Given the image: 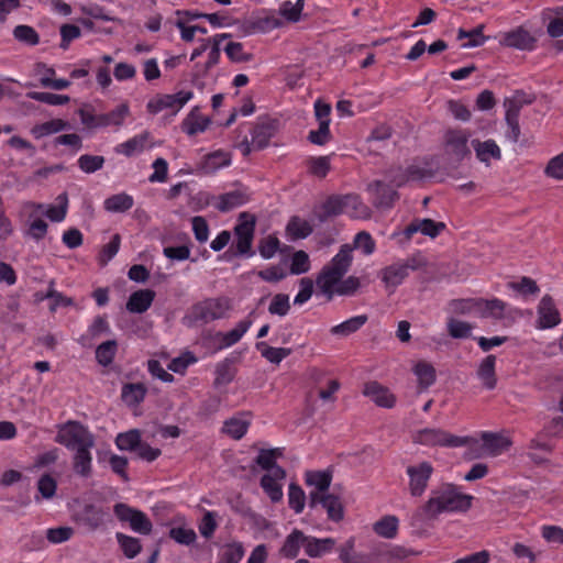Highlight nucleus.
<instances>
[{
    "instance_id": "1",
    "label": "nucleus",
    "mask_w": 563,
    "mask_h": 563,
    "mask_svg": "<svg viewBox=\"0 0 563 563\" xmlns=\"http://www.w3.org/2000/svg\"><path fill=\"white\" fill-rule=\"evenodd\" d=\"M376 243L366 231L358 232L353 244H343L331 261L322 267L316 278L317 288L329 299L334 296H351L360 288V278H344L353 263V251L357 250L368 256L375 252Z\"/></svg>"
},
{
    "instance_id": "2",
    "label": "nucleus",
    "mask_w": 563,
    "mask_h": 563,
    "mask_svg": "<svg viewBox=\"0 0 563 563\" xmlns=\"http://www.w3.org/2000/svg\"><path fill=\"white\" fill-rule=\"evenodd\" d=\"M457 508V490L452 484H444L431 493L427 504L415 514L417 520L432 519L438 515Z\"/></svg>"
},
{
    "instance_id": "3",
    "label": "nucleus",
    "mask_w": 563,
    "mask_h": 563,
    "mask_svg": "<svg viewBox=\"0 0 563 563\" xmlns=\"http://www.w3.org/2000/svg\"><path fill=\"white\" fill-rule=\"evenodd\" d=\"M194 91L181 89L174 93H155L146 103V111L152 115L175 117L191 99Z\"/></svg>"
},
{
    "instance_id": "4",
    "label": "nucleus",
    "mask_w": 563,
    "mask_h": 563,
    "mask_svg": "<svg viewBox=\"0 0 563 563\" xmlns=\"http://www.w3.org/2000/svg\"><path fill=\"white\" fill-rule=\"evenodd\" d=\"M324 212L328 216L347 214L354 219H368L369 208L363 203L357 195H344L331 197L324 203Z\"/></svg>"
},
{
    "instance_id": "5",
    "label": "nucleus",
    "mask_w": 563,
    "mask_h": 563,
    "mask_svg": "<svg viewBox=\"0 0 563 563\" xmlns=\"http://www.w3.org/2000/svg\"><path fill=\"white\" fill-rule=\"evenodd\" d=\"M56 441L71 451L95 445L93 435L84 426L73 421L59 428Z\"/></svg>"
},
{
    "instance_id": "6",
    "label": "nucleus",
    "mask_w": 563,
    "mask_h": 563,
    "mask_svg": "<svg viewBox=\"0 0 563 563\" xmlns=\"http://www.w3.org/2000/svg\"><path fill=\"white\" fill-rule=\"evenodd\" d=\"M255 231V218L249 213H242L239 217L238 223L234 228V249L235 253L241 256H252V244Z\"/></svg>"
},
{
    "instance_id": "7",
    "label": "nucleus",
    "mask_w": 563,
    "mask_h": 563,
    "mask_svg": "<svg viewBox=\"0 0 563 563\" xmlns=\"http://www.w3.org/2000/svg\"><path fill=\"white\" fill-rule=\"evenodd\" d=\"M228 301L221 298H210L196 303L191 311L190 318L194 321L210 322L225 316L228 310Z\"/></svg>"
},
{
    "instance_id": "8",
    "label": "nucleus",
    "mask_w": 563,
    "mask_h": 563,
    "mask_svg": "<svg viewBox=\"0 0 563 563\" xmlns=\"http://www.w3.org/2000/svg\"><path fill=\"white\" fill-rule=\"evenodd\" d=\"M432 173L431 166L426 161H415L406 168H399L391 173V183L396 187L421 181Z\"/></svg>"
},
{
    "instance_id": "9",
    "label": "nucleus",
    "mask_w": 563,
    "mask_h": 563,
    "mask_svg": "<svg viewBox=\"0 0 563 563\" xmlns=\"http://www.w3.org/2000/svg\"><path fill=\"white\" fill-rule=\"evenodd\" d=\"M409 477V493L413 497H420L424 494L429 479L433 473V467L429 462H419L409 465L406 470Z\"/></svg>"
},
{
    "instance_id": "10",
    "label": "nucleus",
    "mask_w": 563,
    "mask_h": 563,
    "mask_svg": "<svg viewBox=\"0 0 563 563\" xmlns=\"http://www.w3.org/2000/svg\"><path fill=\"white\" fill-rule=\"evenodd\" d=\"M561 321V313L554 299L550 295H544L537 306L536 328L539 330L552 329Z\"/></svg>"
},
{
    "instance_id": "11",
    "label": "nucleus",
    "mask_w": 563,
    "mask_h": 563,
    "mask_svg": "<svg viewBox=\"0 0 563 563\" xmlns=\"http://www.w3.org/2000/svg\"><path fill=\"white\" fill-rule=\"evenodd\" d=\"M114 514L120 520L128 521L132 530L137 533L148 534L152 530V523L143 512L124 504L115 505Z\"/></svg>"
},
{
    "instance_id": "12",
    "label": "nucleus",
    "mask_w": 563,
    "mask_h": 563,
    "mask_svg": "<svg viewBox=\"0 0 563 563\" xmlns=\"http://www.w3.org/2000/svg\"><path fill=\"white\" fill-rule=\"evenodd\" d=\"M286 472L282 467H275L269 473H265L261 478V487L273 503L283 499V485Z\"/></svg>"
},
{
    "instance_id": "13",
    "label": "nucleus",
    "mask_w": 563,
    "mask_h": 563,
    "mask_svg": "<svg viewBox=\"0 0 563 563\" xmlns=\"http://www.w3.org/2000/svg\"><path fill=\"white\" fill-rule=\"evenodd\" d=\"M43 217L52 222H63L68 212V196L63 192L58 195L53 203H32Z\"/></svg>"
},
{
    "instance_id": "14",
    "label": "nucleus",
    "mask_w": 563,
    "mask_h": 563,
    "mask_svg": "<svg viewBox=\"0 0 563 563\" xmlns=\"http://www.w3.org/2000/svg\"><path fill=\"white\" fill-rule=\"evenodd\" d=\"M231 37V34L229 33H221L217 34L213 37L210 38V45L208 51V57L207 62L203 66L200 64L195 65L194 70V79H198L199 77H202L207 71L216 66L219 63L220 54H221V43Z\"/></svg>"
},
{
    "instance_id": "15",
    "label": "nucleus",
    "mask_w": 563,
    "mask_h": 563,
    "mask_svg": "<svg viewBox=\"0 0 563 563\" xmlns=\"http://www.w3.org/2000/svg\"><path fill=\"white\" fill-rule=\"evenodd\" d=\"M413 442L422 445L455 446L456 439L453 435L438 429H422L413 434Z\"/></svg>"
},
{
    "instance_id": "16",
    "label": "nucleus",
    "mask_w": 563,
    "mask_h": 563,
    "mask_svg": "<svg viewBox=\"0 0 563 563\" xmlns=\"http://www.w3.org/2000/svg\"><path fill=\"white\" fill-rule=\"evenodd\" d=\"M363 394L374 404L383 408H393L396 404L395 395L388 387L378 382H368L364 385Z\"/></svg>"
},
{
    "instance_id": "17",
    "label": "nucleus",
    "mask_w": 563,
    "mask_h": 563,
    "mask_svg": "<svg viewBox=\"0 0 563 563\" xmlns=\"http://www.w3.org/2000/svg\"><path fill=\"white\" fill-rule=\"evenodd\" d=\"M481 440L485 455L498 456L508 451L512 444L509 437L497 432H482Z\"/></svg>"
},
{
    "instance_id": "18",
    "label": "nucleus",
    "mask_w": 563,
    "mask_h": 563,
    "mask_svg": "<svg viewBox=\"0 0 563 563\" xmlns=\"http://www.w3.org/2000/svg\"><path fill=\"white\" fill-rule=\"evenodd\" d=\"M252 423V415L250 412H239L223 422L222 432L234 439H242Z\"/></svg>"
},
{
    "instance_id": "19",
    "label": "nucleus",
    "mask_w": 563,
    "mask_h": 563,
    "mask_svg": "<svg viewBox=\"0 0 563 563\" xmlns=\"http://www.w3.org/2000/svg\"><path fill=\"white\" fill-rule=\"evenodd\" d=\"M25 235L34 241L45 238L48 225L42 213L33 205H29Z\"/></svg>"
},
{
    "instance_id": "20",
    "label": "nucleus",
    "mask_w": 563,
    "mask_h": 563,
    "mask_svg": "<svg viewBox=\"0 0 563 563\" xmlns=\"http://www.w3.org/2000/svg\"><path fill=\"white\" fill-rule=\"evenodd\" d=\"M445 229L443 222H437L431 219H416L406 229L405 234L411 238L415 233H421L431 239L437 238Z\"/></svg>"
},
{
    "instance_id": "21",
    "label": "nucleus",
    "mask_w": 563,
    "mask_h": 563,
    "mask_svg": "<svg viewBox=\"0 0 563 563\" xmlns=\"http://www.w3.org/2000/svg\"><path fill=\"white\" fill-rule=\"evenodd\" d=\"M232 163L231 153L224 150H217L203 156L199 164V169L206 174H213L221 168L230 166Z\"/></svg>"
},
{
    "instance_id": "22",
    "label": "nucleus",
    "mask_w": 563,
    "mask_h": 563,
    "mask_svg": "<svg viewBox=\"0 0 563 563\" xmlns=\"http://www.w3.org/2000/svg\"><path fill=\"white\" fill-rule=\"evenodd\" d=\"M471 144L477 159L487 166L490 165L492 161H499L501 158L500 147L494 140H473Z\"/></svg>"
},
{
    "instance_id": "23",
    "label": "nucleus",
    "mask_w": 563,
    "mask_h": 563,
    "mask_svg": "<svg viewBox=\"0 0 563 563\" xmlns=\"http://www.w3.org/2000/svg\"><path fill=\"white\" fill-rule=\"evenodd\" d=\"M210 118L203 115L198 107H194L183 121V131L194 136L203 133L210 125Z\"/></svg>"
},
{
    "instance_id": "24",
    "label": "nucleus",
    "mask_w": 563,
    "mask_h": 563,
    "mask_svg": "<svg viewBox=\"0 0 563 563\" xmlns=\"http://www.w3.org/2000/svg\"><path fill=\"white\" fill-rule=\"evenodd\" d=\"M331 479L330 473L325 471H309L306 473V484L312 488L309 493L310 503L312 501V495H318L320 498L328 494Z\"/></svg>"
},
{
    "instance_id": "25",
    "label": "nucleus",
    "mask_w": 563,
    "mask_h": 563,
    "mask_svg": "<svg viewBox=\"0 0 563 563\" xmlns=\"http://www.w3.org/2000/svg\"><path fill=\"white\" fill-rule=\"evenodd\" d=\"M389 181H391V175L389 176ZM395 188L396 186L393 183L387 185L382 181H375L368 186V191L374 196V201L377 206L389 207L398 197Z\"/></svg>"
},
{
    "instance_id": "26",
    "label": "nucleus",
    "mask_w": 563,
    "mask_h": 563,
    "mask_svg": "<svg viewBox=\"0 0 563 563\" xmlns=\"http://www.w3.org/2000/svg\"><path fill=\"white\" fill-rule=\"evenodd\" d=\"M534 42V37L522 27L506 33L500 40L501 45L518 49H532Z\"/></svg>"
},
{
    "instance_id": "27",
    "label": "nucleus",
    "mask_w": 563,
    "mask_h": 563,
    "mask_svg": "<svg viewBox=\"0 0 563 563\" xmlns=\"http://www.w3.org/2000/svg\"><path fill=\"white\" fill-rule=\"evenodd\" d=\"M311 506L322 505V507L327 510L328 518L333 521L342 520L344 516V509L341 499L332 494H325L322 497H318V495H312Z\"/></svg>"
},
{
    "instance_id": "28",
    "label": "nucleus",
    "mask_w": 563,
    "mask_h": 563,
    "mask_svg": "<svg viewBox=\"0 0 563 563\" xmlns=\"http://www.w3.org/2000/svg\"><path fill=\"white\" fill-rule=\"evenodd\" d=\"M252 325L251 320L240 321L232 330L219 332L214 335L218 349H227L235 344L249 331Z\"/></svg>"
},
{
    "instance_id": "29",
    "label": "nucleus",
    "mask_w": 563,
    "mask_h": 563,
    "mask_svg": "<svg viewBox=\"0 0 563 563\" xmlns=\"http://www.w3.org/2000/svg\"><path fill=\"white\" fill-rule=\"evenodd\" d=\"M150 134L141 133L118 144L114 147L115 153L131 157L143 153L148 147Z\"/></svg>"
},
{
    "instance_id": "30",
    "label": "nucleus",
    "mask_w": 563,
    "mask_h": 563,
    "mask_svg": "<svg viewBox=\"0 0 563 563\" xmlns=\"http://www.w3.org/2000/svg\"><path fill=\"white\" fill-rule=\"evenodd\" d=\"M169 537L175 542L183 545H190L197 539L195 530L188 523H186L184 518L180 517L176 518L172 522V527L169 529Z\"/></svg>"
},
{
    "instance_id": "31",
    "label": "nucleus",
    "mask_w": 563,
    "mask_h": 563,
    "mask_svg": "<svg viewBox=\"0 0 563 563\" xmlns=\"http://www.w3.org/2000/svg\"><path fill=\"white\" fill-rule=\"evenodd\" d=\"M247 200L249 195L244 189H235L220 195L213 205L218 210L224 212L243 206Z\"/></svg>"
},
{
    "instance_id": "32",
    "label": "nucleus",
    "mask_w": 563,
    "mask_h": 563,
    "mask_svg": "<svg viewBox=\"0 0 563 563\" xmlns=\"http://www.w3.org/2000/svg\"><path fill=\"white\" fill-rule=\"evenodd\" d=\"M335 545V540L332 538H316L307 536L305 553L310 558H321L331 553Z\"/></svg>"
},
{
    "instance_id": "33",
    "label": "nucleus",
    "mask_w": 563,
    "mask_h": 563,
    "mask_svg": "<svg viewBox=\"0 0 563 563\" xmlns=\"http://www.w3.org/2000/svg\"><path fill=\"white\" fill-rule=\"evenodd\" d=\"M155 294L150 289H141L133 292L126 303V309L131 312L142 313L146 311L154 300Z\"/></svg>"
},
{
    "instance_id": "34",
    "label": "nucleus",
    "mask_w": 563,
    "mask_h": 563,
    "mask_svg": "<svg viewBox=\"0 0 563 563\" xmlns=\"http://www.w3.org/2000/svg\"><path fill=\"white\" fill-rule=\"evenodd\" d=\"M496 357L494 355H487L479 364L477 369L478 378L486 389H494L497 384V377L495 373Z\"/></svg>"
},
{
    "instance_id": "35",
    "label": "nucleus",
    "mask_w": 563,
    "mask_h": 563,
    "mask_svg": "<svg viewBox=\"0 0 563 563\" xmlns=\"http://www.w3.org/2000/svg\"><path fill=\"white\" fill-rule=\"evenodd\" d=\"M399 530V519L394 515H386L373 525V531L380 538L394 539Z\"/></svg>"
},
{
    "instance_id": "36",
    "label": "nucleus",
    "mask_w": 563,
    "mask_h": 563,
    "mask_svg": "<svg viewBox=\"0 0 563 563\" xmlns=\"http://www.w3.org/2000/svg\"><path fill=\"white\" fill-rule=\"evenodd\" d=\"M367 321L366 316L352 317L330 329V333L338 338H346L360 330Z\"/></svg>"
},
{
    "instance_id": "37",
    "label": "nucleus",
    "mask_w": 563,
    "mask_h": 563,
    "mask_svg": "<svg viewBox=\"0 0 563 563\" xmlns=\"http://www.w3.org/2000/svg\"><path fill=\"white\" fill-rule=\"evenodd\" d=\"M306 538L307 536L300 530H294L289 536H287L280 549V553L285 558H296L299 554L300 548L302 547L305 549Z\"/></svg>"
},
{
    "instance_id": "38",
    "label": "nucleus",
    "mask_w": 563,
    "mask_h": 563,
    "mask_svg": "<svg viewBox=\"0 0 563 563\" xmlns=\"http://www.w3.org/2000/svg\"><path fill=\"white\" fill-rule=\"evenodd\" d=\"M67 125L68 123L62 119H52L49 121L35 124L31 129V134L34 139L40 140L65 130Z\"/></svg>"
},
{
    "instance_id": "39",
    "label": "nucleus",
    "mask_w": 563,
    "mask_h": 563,
    "mask_svg": "<svg viewBox=\"0 0 563 563\" xmlns=\"http://www.w3.org/2000/svg\"><path fill=\"white\" fill-rule=\"evenodd\" d=\"M412 372L421 389H427L435 380V369L430 363L426 361L417 362L412 367Z\"/></svg>"
},
{
    "instance_id": "40",
    "label": "nucleus",
    "mask_w": 563,
    "mask_h": 563,
    "mask_svg": "<svg viewBox=\"0 0 563 563\" xmlns=\"http://www.w3.org/2000/svg\"><path fill=\"white\" fill-rule=\"evenodd\" d=\"M91 448H82L77 451H74V471L76 474L88 477L91 475L92 471V456L90 453Z\"/></svg>"
},
{
    "instance_id": "41",
    "label": "nucleus",
    "mask_w": 563,
    "mask_h": 563,
    "mask_svg": "<svg viewBox=\"0 0 563 563\" xmlns=\"http://www.w3.org/2000/svg\"><path fill=\"white\" fill-rule=\"evenodd\" d=\"M284 25L283 19L278 15L277 11H264L254 21V26L257 31L266 33Z\"/></svg>"
},
{
    "instance_id": "42",
    "label": "nucleus",
    "mask_w": 563,
    "mask_h": 563,
    "mask_svg": "<svg viewBox=\"0 0 563 563\" xmlns=\"http://www.w3.org/2000/svg\"><path fill=\"white\" fill-rule=\"evenodd\" d=\"M244 556V548L240 542H229L219 549L217 563H239Z\"/></svg>"
},
{
    "instance_id": "43",
    "label": "nucleus",
    "mask_w": 563,
    "mask_h": 563,
    "mask_svg": "<svg viewBox=\"0 0 563 563\" xmlns=\"http://www.w3.org/2000/svg\"><path fill=\"white\" fill-rule=\"evenodd\" d=\"M133 205V197L125 192L112 195L103 201V207L109 212H125L130 210Z\"/></svg>"
},
{
    "instance_id": "44",
    "label": "nucleus",
    "mask_w": 563,
    "mask_h": 563,
    "mask_svg": "<svg viewBox=\"0 0 563 563\" xmlns=\"http://www.w3.org/2000/svg\"><path fill=\"white\" fill-rule=\"evenodd\" d=\"M482 310L479 317L482 318H493V319H504L506 317L508 305L498 299L493 298L490 300L483 299Z\"/></svg>"
},
{
    "instance_id": "45",
    "label": "nucleus",
    "mask_w": 563,
    "mask_h": 563,
    "mask_svg": "<svg viewBox=\"0 0 563 563\" xmlns=\"http://www.w3.org/2000/svg\"><path fill=\"white\" fill-rule=\"evenodd\" d=\"M484 25L479 24L472 30L460 29V48H471L485 43Z\"/></svg>"
},
{
    "instance_id": "46",
    "label": "nucleus",
    "mask_w": 563,
    "mask_h": 563,
    "mask_svg": "<svg viewBox=\"0 0 563 563\" xmlns=\"http://www.w3.org/2000/svg\"><path fill=\"white\" fill-rule=\"evenodd\" d=\"M409 267L405 264H394L383 271V282L390 287H397L408 276Z\"/></svg>"
},
{
    "instance_id": "47",
    "label": "nucleus",
    "mask_w": 563,
    "mask_h": 563,
    "mask_svg": "<svg viewBox=\"0 0 563 563\" xmlns=\"http://www.w3.org/2000/svg\"><path fill=\"white\" fill-rule=\"evenodd\" d=\"M256 349L261 352V355L272 364L278 365L284 358L291 354L289 347H273L265 342L256 343Z\"/></svg>"
},
{
    "instance_id": "48",
    "label": "nucleus",
    "mask_w": 563,
    "mask_h": 563,
    "mask_svg": "<svg viewBox=\"0 0 563 563\" xmlns=\"http://www.w3.org/2000/svg\"><path fill=\"white\" fill-rule=\"evenodd\" d=\"M460 448H464L463 457L472 461L485 456L482 440L472 437H460Z\"/></svg>"
},
{
    "instance_id": "49",
    "label": "nucleus",
    "mask_w": 563,
    "mask_h": 563,
    "mask_svg": "<svg viewBox=\"0 0 563 563\" xmlns=\"http://www.w3.org/2000/svg\"><path fill=\"white\" fill-rule=\"evenodd\" d=\"M303 7V0H297L296 2L285 1L279 5L277 12L284 22L286 21L295 23L300 20Z\"/></svg>"
},
{
    "instance_id": "50",
    "label": "nucleus",
    "mask_w": 563,
    "mask_h": 563,
    "mask_svg": "<svg viewBox=\"0 0 563 563\" xmlns=\"http://www.w3.org/2000/svg\"><path fill=\"white\" fill-rule=\"evenodd\" d=\"M146 388L143 384H126L122 387L121 397L128 406H136L143 401Z\"/></svg>"
},
{
    "instance_id": "51",
    "label": "nucleus",
    "mask_w": 563,
    "mask_h": 563,
    "mask_svg": "<svg viewBox=\"0 0 563 563\" xmlns=\"http://www.w3.org/2000/svg\"><path fill=\"white\" fill-rule=\"evenodd\" d=\"M312 232V225L305 219L295 217L292 218L287 227L286 233L289 239H305Z\"/></svg>"
},
{
    "instance_id": "52",
    "label": "nucleus",
    "mask_w": 563,
    "mask_h": 563,
    "mask_svg": "<svg viewBox=\"0 0 563 563\" xmlns=\"http://www.w3.org/2000/svg\"><path fill=\"white\" fill-rule=\"evenodd\" d=\"M130 115V106L126 101L121 102L110 112L104 113L106 125L120 128L124 124L125 120Z\"/></svg>"
},
{
    "instance_id": "53",
    "label": "nucleus",
    "mask_w": 563,
    "mask_h": 563,
    "mask_svg": "<svg viewBox=\"0 0 563 563\" xmlns=\"http://www.w3.org/2000/svg\"><path fill=\"white\" fill-rule=\"evenodd\" d=\"M57 490V482L49 474L42 475L37 481V495H35V500L40 501V499H52Z\"/></svg>"
},
{
    "instance_id": "54",
    "label": "nucleus",
    "mask_w": 563,
    "mask_h": 563,
    "mask_svg": "<svg viewBox=\"0 0 563 563\" xmlns=\"http://www.w3.org/2000/svg\"><path fill=\"white\" fill-rule=\"evenodd\" d=\"M283 455V450L280 448L275 449H262L258 452V455L256 457V463L266 471V473H269L271 470L278 467L276 465V461L278 457Z\"/></svg>"
},
{
    "instance_id": "55",
    "label": "nucleus",
    "mask_w": 563,
    "mask_h": 563,
    "mask_svg": "<svg viewBox=\"0 0 563 563\" xmlns=\"http://www.w3.org/2000/svg\"><path fill=\"white\" fill-rule=\"evenodd\" d=\"M311 269V261L305 251H296L290 257L289 272L292 275H302Z\"/></svg>"
},
{
    "instance_id": "56",
    "label": "nucleus",
    "mask_w": 563,
    "mask_h": 563,
    "mask_svg": "<svg viewBox=\"0 0 563 563\" xmlns=\"http://www.w3.org/2000/svg\"><path fill=\"white\" fill-rule=\"evenodd\" d=\"M198 358L189 351L181 353L179 356L173 358L167 368L176 374L184 375L187 368L197 363Z\"/></svg>"
},
{
    "instance_id": "57",
    "label": "nucleus",
    "mask_w": 563,
    "mask_h": 563,
    "mask_svg": "<svg viewBox=\"0 0 563 563\" xmlns=\"http://www.w3.org/2000/svg\"><path fill=\"white\" fill-rule=\"evenodd\" d=\"M140 443L141 434L137 430H130L128 432L120 433L115 439V444L120 450H136Z\"/></svg>"
},
{
    "instance_id": "58",
    "label": "nucleus",
    "mask_w": 563,
    "mask_h": 563,
    "mask_svg": "<svg viewBox=\"0 0 563 563\" xmlns=\"http://www.w3.org/2000/svg\"><path fill=\"white\" fill-rule=\"evenodd\" d=\"M223 49L229 59L234 63L249 62L252 59V54L247 53L244 49V45L240 42H229Z\"/></svg>"
},
{
    "instance_id": "59",
    "label": "nucleus",
    "mask_w": 563,
    "mask_h": 563,
    "mask_svg": "<svg viewBox=\"0 0 563 563\" xmlns=\"http://www.w3.org/2000/svg\"><path fill=\"white\" fill-rule=\"evenodd\" d=\"M26 96L33 100L44 102L51 106H63L68 103L70 100V98L66 95H56L41 91H31Z\"/></svg>"
},
{
    "instance_id": "60",
    "label": "nucleus",
    "mask_w": 563,
    "mask_h": 563,
    "mask_svg": "<svg viewBox=\"0 0 563 563\" xmlns=\"http://www.w3.org/2000/svg\"><path fill=\"white\" fill-rule=\"evenodd\" d=\"M288 504L296 514H300L306 505L305 492L294 483L288 487Z\"/></svg>"
},
{
    "instance_id": "61",
    "label": "nucleus",
    "mask_w": 563,
    "mask_h": 563,
    "mask_svg": "<svg viewBox=\"0 0 563 563\" xmlns=\"http://www.w3.org/2000/svg\"><path fill=\"white\" fill-rule=\"evenodd\" d=\"M117 342L111 340L101 343L96 350V358L102 366L109 365L115 355Z\"/></svg>"
},
{
    "instance_id": "62",
    "label": "nucleus",
    "mask_w": 563,
    "mask_h": 563,
    "mask_svg": "<svg viewBox=\"0 0 563 563\" xmlns=\"http://www.w3.org/2000/svg\"><path fill=\"white\" fill-rule=\"evenodd\" d=\"M280 242L275 235H267L263 238L258 245L260 255L264 260L273 258L279 251Z\"/></svg>"
},
{
    "instance_id": "63",
    "label": "nucleus",
    "mask_w": 563,
    "mask_h": 563,
    "mask_svg": "<svg viewBox=\"0 0 563 563\" xmlns=\"http://www.w3.org/2000/svg\"><path fill=\"white\" fill-rule=\"evenodd\" d=\"M117 539L126 558L133 559L140 553L141 544L136 538L118 533Z\"/></svg>"
},
{
    "instance_id": "64",
    "label": "nucleus",
    "mask_w": 563,
    "mask_h": 563,
    "mask_svg": "<svg viewBox=\"0 0 563 563\" xmlns=\"http://www.w3.org/2000/svg\"><path fill=\"white\" fill-rule=\"evenodd\" d=\"M290 309L289 296L285 294H277L272 298L268 306L271 314L285 317Z\"/></svg>"
}]
</instances>
